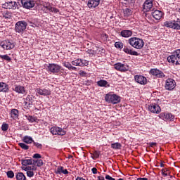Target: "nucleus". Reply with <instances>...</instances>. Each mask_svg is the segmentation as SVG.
<instances>
[{
    "mask_svg": "<svg viewBox=\"0 0 180 180\" xmlns=\"http://www.w3.org/2000/svg\"><path fill=\"white\" fill-rule=\"evenodd\" d=\"M63 171H64V167L63 166H59L57 168L56 174H59V175H60V174H63Z\"/></svg>",
    "mask_w": 180,
    "mask_h": 180,
    "instance_id": "ea45409f",
    "label": "nucleus"
},
{
    "mask_svg": "<svg viewBox=\"0 0 180 180\" xmlns=\"http://www.w3.org/2000/svg\"><path fill=\"white\" fill-rule=\"evenodd\" d=\"M97 84L98 85V86H104L105 88L110 86V85L108 84V81L103 79L97 82Z\"/></svg>",
    "mask_w": 180,
    "mask_h": 180,
    "instance_id": "b1692460",
    "label": "nucleus"
},
{
    "mask_svg": "<svg viewBox=\"0 0 180 180\" xmlns=\"http://www.w3.org/2000/svg\"><path fill=\"white\" fill-rule=\"evenodd\" d=\"M8 129H9V125H8V124H3L1 126V130H3V131H6V130H8Z\"/></svg>",
    "mask_w": 180,
    "mask_h": 180,
    "instance_id": "a19ab883",
    "label": "nucleus"
},
{
    "mask_svg": "<svg viewBox=\"0 0 180 180\" xmlns=\"http://www.w3.org/2000/svg\"><path fill=\"white\" fill-rule=\"evenodd\" d=\"M105 101L108 102V103H112L113 105H116L120 103V96L116 94H106L105 96Z\"/></svg>",
    "mask_w": 180,
    "mask_h": 180,
    "instance_id": "7ed1b4c3",
    "label": "nucleus"
},
{
    "mask_svg": "<svg viewBox=\"0 0 180 180\" xmlns=\"http://www.w3.org/2000/svg\"><path fill=\"white\" fill-rule=\"evenodd\" d=\"M111 148L114 150H120L122 148V144L120 143H114L111 144Z\"/></svg>",
    "mask_w": 180,
    "mask_h": 180,
    "instance_id": "c756f323",
    "label": "nucleus"
},
{
    "mask_svg": "<svg viewBox=\"0 0 180 180\" xmlns=\"http://www.w3.org/2000/svg\"><path fill=\"white\" fill-rule=\"evenodd\" d=\"M173 29L180 30V21H173Z\"/></svg>",
    "mask_w": 180,
    "mask_h": 180,
    "instance_id": "f704fd0d",
    "label": "nucleus"
},
{
    "mask_svg": "<svg viewBox=\"0 0 180 180\" xmlns=\"http://www.w3.org/2000/svg\"><path fill=\"white\" fill-rule=\"evenodd\" d=\"M0 45L4 50H12V49L15 48V43L9 40L2 41Z\"/></svg>",
    "mask_w": 180,
    "mask_h": 180,
    "instance_id": "6e6552de",
    "label": "nucleus"
},
{
    "mask_svg": "<svg viewBox=\"0 0 180 180\" xmlns=\"http://www.w3.org/2000/svg\"><path fill=\"white\" fill-rule=\"evenodd\" d=\"M27 176H29L30 178H32V176H34V173L33 172L32 170L28 171V172H27Z\"/></svg>",
    "mask_w": 180,
    "mask_h": 180,
    "instance_id": "49530a36",
    "label": "nucleus"
},
{
    "mask_svg": "<svg viewBox=\"0 0 180 180\" xmlns=\"http://www.w3.org/2000/svg\"><path fill=\"white\" fill-rule=\"evenodd\" d=\"M91 171L93 174H98V169H96V167L92 168Z\"/></svg>",
    "mask_w": 180,
    "mask_h": 180,
    "instance_id": "864d4df0",
    "label": "nucleus"
},
{
    "mask_svg": "<svg viewBox=\"0 0 180 180\" xmlns=\"http://www.w3.org/2000/svg\"><path fill=\"white\" fill-rule=\"evenodd\" d=\"M11 117H13V119H18V116H19L18 113L19 111L16 109H13L11 110Z\"/></svg>",
    "mask_w": 180,
    "mask_h": 180,
    "instance_id": "cd10ccee",
    "label": "nucleus"
},
{
    "mask_svg": "<svg viewBox=\"0 0 180 180\" xmlns=\"http://www.w3.org/2000/svg\"><path fill=\"white\" fill-rule=\"evenodd\" d=\"M129 44L134 49H143L144 47V41L137 37H131L128 40Z\"/></svg>",
    "mask_w": 180,
    "mask_h": 180,
    "instance_id": "f257e3e1",
    "label": "nucleus"
},
{
    "mask_svg": "<svg viewBox=\"0 0 180 180\" xmlns=\"http://www.w3.org/2000/svg\"><path fill=\"white\" fill-rule=\"evenodd\" d=\"M2 8H4V9H16V2L8 1L2 5Z\"/></svg>",
    "mask_w": 180,
    "mask_h": 180,
    "instance_id": "2eb2a0df",
    "label": "nucleus"
},
{
    "mask_svg": "<svg viewBox=\"0 0 180 180\" xmlns=\"http://www.w3.org/2000/svg\"><path fill=\"white\" fill-rule=\"evenodd\" d=\"M137 180H148L147 178H138Z\"/></svg>",
    "mask_w": 180,
    "mask_h": 180,
    "instance_id": "052dcab7",
    "label": "nucleus"
},
{
    "mask_svg": "<svg viewBox=\"0 0 180 180\" xmlns=\"http://www.w3.org/2000/svg\"><path fill=\"white\" fill-rule=\"evenodd\" d=\"M16 179L17 180H26V176L23 174L22 172H19L16 174Z\"/></svg>",
    "mask_w": 180,
    "mask_h": 180,
    "instance_id": "7c9ffc66",
    "label": "nucleus"
},
{
    "mask_svg": "<svg viewBox=\"0 0 180 180\" xmlns=\"http://www.w3.org/2000/svg\"><path fill=\"white\" fill-rule=\"evenodd\" d=\"M49 11L50 12H55V13H57V12H58V9L53 7H51V9Z\"/></svg>",
    "mask_w": 180,
    "mask_h": 180,
    "instance_id": "8fccbe9b",
    "label": "nucleus"
},
{
    "mask_svg": "<svg viewBox=\"0 0 180 180\" xmlns=\"http://www.w3.org/2000/svg\"><path fill=\"white\" fill-rule=\"evenodd\" d=\"M175 88V80L173 79H167L166 80L165 89L167 91H172Z\"/></svg>",
    "mask_w": 180,
    "mask_h": 180,
    "instance_id": "9d476101",
    "label": "nucleus"
},
{
    "mask_svg": "<svg viewBox=\"0 0 180 180\" xmlns=\"http://www.w3.org/2000/svg\"><path fill=\"white\" fill-rule=\"evenodd\" d=\"M124 4L126 5H134V0H124Z\"/></svg>",
    "mask_w": 180,
    "mask_h": 180,
    "instance_id": "37998d69",
    "label": "nucleus"
},
{
    "mask_svg": "<svg viewBox=\"0 0 180 180\" xmlns=\"http://www.w3.org/2000/svg\"><path fill=\"white\" fill-rule=\"evenodd\" d=\"M115 46L117 49H122L123 48V43L121 42H115Z\"/></svg>",
    "mask_w": 180,
    "mask_h": 180,
    "instance_id": "c03bdc74",
    "label": "nucleus"
},
{
    "mask_svg": "<svg viewBox=\"0 0 180 180\" xmlns=\"http://www.w3.org/2000/svg\"><path fill=\"white\" fill-rule=\"evenodd\" d=\"M115 70H117V71H121L124 72V71L129 70V66L127 65H124L120 63H118L115 65Z\"/></svg>",
    "mask_w": 180,
    "mask_h": 180,
    "instance_id": "f8f14e48",
    "label": "nucleus"
},
{
    "mask_svg": "<svg viewBox=\"0 0 180 180\" xmlns=\"http://www.w3.org/2000/svg\"><path fill=\"white\" fill-rule=\"evenodd\" d=\"M8 86L4 82H0V92H7Z\"/></svg>",
    "mask_w": 180,
    "mask_h": 180,
    "instance_id": "a878e982",
    "label": "nucleus"
},
{
    "mask_svg": "<svg viewBox=\"0 0 180 180\" xmlns=\"http://www.w3.org/2000/svg\"><path fill=\"white\" fill-rule=\"evenodd\" d=\"M72 65H76L78 67H86L88 65V61L86 60L76 59L72 61Z\"/></svg>",
    "mask_w": 180,
    "mask_h": 180,
    "instance_id": "1a4fd4ad",
    "label": "nucleus"
},
{
    "mask_svg": "<svg viewBox=\"0 0 180 180\" xmlns=\"http://www.w3.org/2000/svg\"><path fill=\"white\" fill-rule=\"evenodd\" d=\"M37 94H39V95H43L44 96H47L48 95H51V91H50V90H47L46 89H37Z\"/></svg>",
    "mask_w": 180,
    "mask_h": 180,
    "instance_id": "a211bd4d",
    "label": "nucleus"
},
{
    "mask_svg": "<svg viewBox=\"0 0 180 180\" xmlns=\"http://www.w3.org/2000/svg\"><path fill=\"white\" fill-rule=\"evenodd\" d=\"M105 179H108V180H116L115 178L111 177L109 175H106L105 176Z\"/></svg>",
    "mask_w": 180,
    "mask_h": 180,
    "instance_id": "5fc2aeb1",
    "label": "nucleus"
},
{
    "mask_svg": "<svg viewBox=\"0 0 180 180\" xmlns=\"http://www.w3.org/2000/svg\"><path fill=\"white\" fill-rule=\"evenodd\" d=\"M153 8V1L146 0L143 4V10L145 12H149Z\"/></svg>",
    "mask_w": 180,
    "mask_h": 180,
    "instance_id": "dca6fc26",
    "label": "nucleus"
},
{
    "mask_svg": "<svg viewBox=\"0 0 180 180\" xmlns=\"http://www.w3.org/2000/svg\"><path fill=\"white\" fill-rule=\"evenodd\" d=\"M3 18L5 19H11L12 18V13L8 11H6L3 13Z\"/></svg>",
    "mask_w": 180,
    "mask_h": 180,
    "instance_id": "c9c22d12",
    "label": "nucleus"
},
{
    "mask_svg": "<svg viewBox=\"0 0 180 180\" xmlns=\"http://www.w3.org/2000/svg\"><path fill=\"white\" fill-rule=\"evenodd\" d=\"M98 180H105V177L98 176Z\"/></svg>",
    "mask_w": 180,
    "mask_h": 180,
    "instance_id": "bf43d9fd",
    "label": "nucleus"
},
{
    "mask_svg": "<svg viewBox=\"0 0 180 180\" xmlns=\"http://www.w3.org/2000/svg\"><path fill=\"white\" fill-rule=\"evenodd\" d=\"M79 74V75H81V77H85L86 75V72H85L83 70H80Z\"/></svg>",
    "mask_w": 180,
    "mask_h": 180,
    "instance_id": "3c124183",
    "label": "nucleus"
},
{
    "mask_svg": "<svg viewBox=\"0 0 180 180\" xmlns=\"http://www.w3.org/2000/svg\"><path fill=\"white\" fill-rule=\"evenodd\" d=\"M167 60L169 63H172V64H176L178 65L180 64V49H177L174 52V53L167 57Z\"/></svg>",
    "mask_w": 180,
    "mask_h": 180,
    "instance_id": "f03ea898",
    "label": "nucleus"
},
{
    "mask_svg": "<svg viewBox=\"0 0 180 180\" xmlns=\"http://www.w3.org/2000/svg\"><path fill=\"white\" fill-rule=\"evenodd\" d=\"M42 6H44V8H46V9H47L48 11H50V9H51V6H50V3H43L42 4Z\"/></svg>",
    "mask_w": 180,
    "mask_h": 180,
    "instance_id": "58836bf2",
    "label": "nucleus"
},
{
    "mask_svg": "<svg viewBox=\"0 0 180 180\" xmlns=\"http://www.w3.org/2000/svg\"><path fill=\"white\" fill-rule=\"evenodd\" d=\"M71 70H73V71H75V70H77V68L74 66H72Z\"/></svg>",
    "mask_w": 180,
    "mask_h": 180,
    "instance_id": "e2e57ef3",
    "label": "nucleus"
},
{
    "mask_svg": "<svg viewBox=\"0 0 180 180\" xmlns=\"http://www.w3.org/2000/svg\"><path fill=\"white\" fill-rule=\"evenodd\" d=\"M27 98L30 99V96H28Z\"/></svg>",
    "mask_w": 180,
    "mask_h": 180,
    "instance_id": "69168bd1",
    "label": "nucleus"
},
{
    "mask_svg": "<svg viewBox=\"0 0 180 180\" xmlns=\"http://www.w3.org/2000/svg\"><path fill=\"white\" fill-rule=\"evenodd\" d=\"M134 79L136 82L141 84V85H146L147 84V78L141 75H135Z\"/></svg>",
    "mask_w": 180,
    "mask_h": 180,
    "instance_id": "ddd939ff",
    "label": "nucleus"
},
{
    "mask_svg": "<svg viewBox=\"0 0 180 180\" xmlns=\"http://www.w3.org/2000/svg\"><path fill=\"white\" fill-rule=\"evenodd\" d=\"M18 146L22 148V150H29V146L26 145L24 143H18Z\"/></svg>",
    "mask_w": 180,
    "mask_h": 180,
    "instance_id": "e433bc0d",
    "label": "nucleus"
},
{
    "mask_svg": "<svg viewBox=\"0 0 180 180\" xmlns=\"http://www.w3.org/2000/svg\"><path fill=\"white\" fill-rule=\"evenodd\" d=\"M72 65H71V63H68V62H65L64 63V67H66V68H68L69 70H71Z\"/></svg>",
    "mask_w": 180,
    "mask_h": 180,
    "instance_id": "a18cd8bd",
    "label": "nucleus"
},
{
    "mask_svg": "<svg viewBox=\"0 0 180 180\" xmlns=\"http://www.w3.org/2000/svg\"><path fill=\"white\" fill-rule=\"evenodd\" d=\"M163 26H165V27H170L174 29V21H165L163 24Z\"/></svg>",
    "mask_w": 180,
    "mask_h": 180,
    "instance_id": "c85d7f7f",
    "label": "nucleus"
},
{
    "mask_svg": "<svg viewBox=\"0 0 180 180\" xmlns=\"http://www.w3.org/2000/svg\"><path fill=\"white\" fill-rule=\"evenodd\" d=\"M34 146H35V147H37V148H41L42 147L41 143H39L36 142H34Z\"/></svg>",
    "mask_w": 180,
    "mask_h": 180,
    "instance_id": "09e8293b",
    "label": "nucleus"
},
{
    "mask_svg": "<svg viewBox=\"0 0 180 180\" xmlns=\"http://www.w3.org/2000/svg\"><path fill=\"white\" fill-rule=\"evenodd\" d=\"M154 19H156V20H160L162 18V12L160 11L156 10L152 13Z\"/></svg>",
    "mask_w": 180,
    "mask_h": 180,
    "instance_id": "412c9836",
    "label": "nucleus"
},
{
    "mask_svg": "<svg viewBox=\"0 0 180 180\" xmlns=\"http://www.w3.org/2000/svg\"><path fill=\"white\" fill-rule=\"evenodd\" d=\"M51 133L53 136L58 135V136H65V131H64L62 128L58 127H53L51 128Z\"/></svg>",
    "mask_w": 180,
    "mask_h": 180,
    "instance_id": "0eeeda50",
    "label": "nucleus"
},
{
    "mask_svg": "<svg viewBox=\"0 0 180 180\" xmlns=\"http://www.w3.org/2000/svg\"><path fill=\"white\" fill-rule=\"evenodd\" d=\"M131 13H133V12L129 8H125L124 10V16L125 18H129V16H130L131 15Z\"/></svg>",
    "mask_w": 180,
    "mask_h": 180,
    "instance_id": "2f4dec72",
    "label": "nucleus"
},
{
    "mask_svg": "<svg viewBox=\"0 0 180 180\" xmlns=\"http://www.w3.org/2000/svg\"><path fill=\"white\" fill-rule=\"evenodd\" d=\"M27 26V23L25 21H18L15 24V32L17 33H23L25 30H26V27Z\"/></svg>",
    "mask_w": 180,
    "mask_h": 180,
    "instance_id": "20e7f679",
    "label": "nucleus"
},
{
    "mask_svg": "<svg viewBox=\"0 0 180 180\" xmlns=\"http://www.w3.org/2000/svg\"><path fill=\"white\" fill-rule=\"evenodd\" d=\"M101 0H89L88 6L89 8H96L99 5Z\"/></svg>",
    "mask_w": 180,
    "mask_h": 180,
    "instance_id": "aec40b11",
    "label": "nucleus"
},
{
    "mask_svg": "<svg viewBox=\"0 0 180 180\" xmlns=\"http://www.w3.org/2000/svg\"><path fill=\"white\" fill-rule=\"evenodd\" d=\"M160 119H162L163 120H174V115L171 113H165L162 112L159 115Z\"/></svg>",
    "mask_w": 180,
    "mask_h": 180,
    "instance_id": "f3484780",
    "label": "nucleus"
},
{
    "mask_svg": "<svg viewBox=\"0 0 180 180\" xmlns=\"http://www.w3.org/2000/svg\"><path fill=\"white\" fill-rule=\"evenodd\" d=\"M15 92H18V94H25V87L22 86H17L15 88Z\"/></svg>",
    "mask_w": 180,
    "mask_h": 180,
    "instance_id": "bb28decb",
    "label": "nucleus"
},
{
    "mask_svg": "<svg viewBox=\"0 0 180 180\" xmlns=\"http://www.w3.org/2000/svg\"><path fill=\"white\" fill-rule=\"evenodd\" d=\"M133 34V32L129 30H124L121 32V36L122 37H130Z\"/></svg>",
    "mask_w": 180,
    "mask_h": 180,
    "instance_id": "5701e85b",
    "label": "nucleus"
},
{
    "mask_svg": "<svg viewBox=\"0 0 180 180\" xmlns=\"http://www.w3.org/2000/svg\"><path fill=\"white\" fill-rule=\"evenodd\" d=\"M0 58L6 60V61H11V58L8 55H0Z\"/></svg>",
    "mask_w": 180,
    "mask_h": 180,
    "instance_id": "4c0bfd02",
    "label": "nucleus"
},
{
    "mask_svg": "<svg viewBox=\"0 0 180 180\" xmlns=\"http://www.w3.org/2000/svg\"><path fill=\"white\" fill-rule=\"evenodd\" d=\"M7 176L8 178H13V176H15V174L12 170H10L7 172Z\"/></svg>",
    "mask_w": 180,
    "mask_h": 180,
    "instance_id": "79ce46f5",
    "label": "nucleus"
},
{
    "mask_svg": "<svg viewBox=\"0 0 180 180\" xmlns=\"http://www.w3.org/2000/svg\"><path fill=\"white\" fill-rule=\"evenodd\" d=\"M148 110L152 113H160L161 112V108L158 105L151 104L148 106Z\"/></svg>",
    "mask_w": 180,
    "mask_h": 180,
    "instance_id": "4468645a",
    "label": "nucleus"
},
{
    "mask_svg": "<svg viewBox=\"0 0 180 180\" xmlns=\"http://www.w3.org/2000/svg\"><path fill=\"white\" fill-rule=\"evenodd\" d=\"M21 168L23 171H27V172H28V171H36V169H37L36 166H22Z\"/></svg>",
    "mask_w": 180,
    "mask_h": 180,
    "instance_id": "393cba45",
    "label": "nucleus"
},
{
    "mask_svg": "<svg viewBox=\"0 0 180 180\" xmlns=\"http://www.w3.org/2000/svg\"><path fill=\"white\" fill-rule=\"evenodd\" d=\"M24 143H26L27 144H32L33 142V139L30 136H25L23 139Z\"/></svg>",
    "mask_w": 180,
    "mask_h": 180,
    "instance_id": "72a5a7b5",
    "label": "nucleus"
},
{
    "mask_svg": "<svg viewBox=\"0 0 180 180\" xmlns=\"http://www.w3.org/2000/svg\"><path fill=\"white\" fill-rule=\"evenodd\" d=\"M21 4L25 9H32L36 5V2L34 0H21Z\"/></svg>",
    "mask_w": 180,
    "mask_h": 180,
    "instance_id": "423d86ee",
    "label": "nucleus"
},
{
    "mask_svg": "<svg viewBox=\"0 0 180 180\" xmlns=\"http://www.w3.org/2000/svg\"><path fill=\"white\" fill-rule=\"evenodd\" d=\"M76 180H85V179L82 178V177H77L76 179Z\"/></svg>",
    "mask_w": 180,
    "mask_h": 180,
    "instance_id": "680f3d73",
    "label": "nucleus"
},
{
    "mask_svg": "<svg viewBox=\"0 0 180 180\" xmlns=\"http://www.w3.org/2000/svg\"><path fill=\"white\" fill-rule=\"evenodd\" d=\"M44 164L41 160H33V165H37V167H43Z\"/></svg>",
    "mask_w": 180,
    "mask_h": 180,
    "instance_id": "473e14b6",
    "label": "nucleus"
},
{
    "mask_svg": "<svg viewBox=\"0 0 180 180\" xmlns=\"http://www.w3.org/2000/svg\"><path fill=\"white\" fill-rule=\"evenodd\" d=\"M160 167H164V164H162V163H160Z\"/></svg>",
    "mask_w": 180,
    "mask_h": 180,
    "instance_id": "0e129e2a",
    "label": "nucleus"
},
{
    "mask_svg": "<svg viewBox=\"0 0 180 180\" xmlns=\"http://www.w3.org/2000/svg\"><path fill=\"white\" fill-rule=\"evenodd\" d=\"M47 70L53 74H57L60 72L61 66H59L58 64L50 63L47 67Z\"/></svg>",
    "mask_w": 180,
    "mask_h": 180,
    "instance_id": "39448f33",
    "label": "nucleus"
},
{
    "mask_svg": "<svg viewBox=\"0 0 180 180\" xmlns=\"http://www.w3.org/2000/svg\"><path fill=\"white\" fill-rule=\"evenodd\" d=\"M33 158H41V155L39 153H36L33 155Z\"/></svg>",
    "mask_w": 180,
    "mask_h": 180,
    "instance_id": "603ef678",
    "label": "nucleus"
},
{
    "mask_svg": "<svg viewBox=\"0 0 180 180\" xmlns=\"http://www.w3.org/2000/svg\"><path fill=\"white\" fill-rule=\"evenodd\" d=\"M150 73L152 75H155V77H157V78H164L165 77V75L162 71L158 70V69H152L150 71Z\"/></svg>",
    "mask_w": 180,
    "mask_h": 180,
    "instance_id": "9b49d317",
    "label": "nucleus"
},
{
    "mask_svg": "<svg viewBox=\"0 0 180 180\" xmlns=\"http://www.w3.org/2000/svg\"><path fill=\"white\" fill-rule=\"evenodd\" d=\"M148 145L150 146V147H153L154 146H157V143L151 142V143H149Z\"/></svg>",
    "mask_w": 180,
    "mask_h": 180,
    "instance_id": "6e6d98bb",
    "label": "nucleus"
},
{
    "mask_svg": "<svg viewBox=\"0 0 180 180\" xmlns=\"http://www.w3.org/2000/svg\"><path fill=\"white\" fill-rule=\"evenodd\" d=\"M164 175L167 176V174H164Z\"/></svg>",
    "mask_w": 180,
    "mask_h": 180,
    "instance_id": "338daca9",
    "label": "nucleus"
},
{
    "mask_svg": "<svg viewBox=\"0 0 180 180\" xmlns=\"http://www.w3.org/2000/svg\"><path fill=\"white\" fill-rule=\"evenodd\" d=\"M21 164L22 167H27V165H33V160L32 159H22Z\"/></svg>",
    "mask_w": 180,
    "mask_h": 180,
    "instance_id": "4be33fe9",
    "label": "nucleus"
},
{
    "mask_svg": "<svg viewBox=\"0 0 180 180\" xmlns=\"http://www.w3.org/2000/svg\"><path fill=\"white\" fill-rule=\"evenodd\" d=\"M62 174H64V175H67L68 174V170L63 169V171L62 172Z\"/></svg>",
    "mask_w": 180,
    "mask_h": 180,
    "instance_id": "13d9d810",
    "label": "nucleus"
},
{
    "mask_svg": "<svg viewBox=\"0 0 180 180\" xmlns=\"http://www.w3.org/2000/svg\"><path fill=\"white\" fill-rule=\"evenodd\" d=\"M124 53H127V54H130L131 56H139L137 51L131 50V49H130L129 46H124Z\"/></svg>",
    "mask_w": 180,
    "mask_h": 180,
    "instance_id": "6ab92c4d",
    "label": "nucleus"
},
{
    "mask_svg": "<svg viewBox=\"0 0 180 180\" xmlns=\"http://www.w3.org/2000/svg\"><path fill=\"white\" fill-rule=\"evenodd\" d=\"M94 157L96 158H99V152H94Z\"/></svg>",
    "mask_w": 180,
    "mask_h": 180,
    "instance_id": "4d7b16f0",
    "label": "nucleus"
},
{
    "mask_svg": "<svg viewBox=\"0 0 180 180\" xmlns=\"http://www.w3.org/2000/svg\"><path fill=\"white\" fill-rule=\"evenodd\" d=\"M28 120H29V122H31V123H33V122H36L37 120V119L33 117L32 116H29Z\"/></svg>",
    "mask_w": 180,
    "mask_h": 180,
    "instance_id": "de8ad7c7",
    "label": "nucleus"
}]
</instances>
